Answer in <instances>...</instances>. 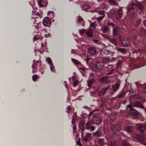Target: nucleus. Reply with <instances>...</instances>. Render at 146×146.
<instances>
[{"label": "nucleus", "mask_w": 146, "mask_h": 146, "mask_svg": "<svg viewBox=\"0 0 146 146\" xmlns=\"http://www.w3.org/2000/svg\"><path fill=\"white\" fill-rule=\"evenodd\" d=\"M101 120L100 117L98 115H94L92 119V121H88L86 125V129L89 131H92L94 130L95 127L92 126V123L96 125H99L101 123Z\"/></svg>", "instance_id": "obj_1"}, {"label": "nucleus", "mask_w": 146, "mask_h": 146, "mask_svg": "<svg viewBox=\"0 0 146 146\" xmlns=\"http://www.w3.org/2000/svg\"><path fill=\"white\" fill-rule=\"evenodd\" d=\"M116 114L113 113L111 115H109L107 118L106 121L108 123V125L111 127V129L114 133L118 132L119 130L118 124L112 126V123L114 121L116 118Z\"/></svg>", "instance_id": "obj_2"}, {"label": "nucleus", "mask_w": 146, "mask_h": 146, "mask_svg": "<svg viewBox=\"0 0 146 146\" xmlns=\"http://www.w3.org/2000/svg\"><path fill=\"white\" fill-rule=\"evenodd\" d=\"M107 25L113 27V34L114 36H116L118 35L119 34V27H118L115 26L113 23L110 22H108Z\"/></svg>", "instance_id": "obj_3"}, {"label": "nucleus", "mask_w": 146, "mask_h": 146, "mask_svg": "<svg viewBox=\"0 0 146 146\" xmlns=\"http://www.w3.org/2000/svg\"><path fill=\"white\" fill-rule=\"evenodd\" d=\"M121 42L122 45L124 47H128L130 45V42L128 39L124 38L121 41L119 36V42Z\"/></svg>", "instance_id": "obj_4"}, {"label": "nucleus", "mask_w": 146, "mask_h": 146, "mask_svg": "<svg viewBox=\"0 0 146 146\" xmlns=\"http://www.w3.org/2000/svg\"><path fill=\"white\" fill-rule=\"evenodd\" d=\"M85 123L83 121H81L80 122L79 124V128L82 131V138L84 134L83 131L85 129Z\"/></svg>", "instance_id": "obj_5"}, {"label": "nucleus", "mask_w": 146, "mask_h": 146, "mask_svg": "<svg viewBox=\"0 0 146 146\" xmlns=\"http://www.w3.org/2000/svg\"><path fill=\"white\" fill-rule=\"evenodd\" d=\"M133 106L137 107L139 108H142L145 110V107L143 106V104L139 101H136L133 103Z\"/></svg>", "instance_id": "obj_6"}, {"label": "nucleus", "mask_w": 146, "mask_h": 146, "mask_svg": "<svg viewBox=\"0 0 146 146\" xmlns=\"http://www.w3.org/2000/svg\"><path fill=\"white\" fill-rule=\"evenodd\" d=\"M93 135L95 137H102L103 134L101 129H98L96 132L93 133Z\"/></svg>", "instance_id": "obj_7"}, {"label": "nucleus", "mask_w": 146, "mask_h": 146, "mask_svg": "<svg viewBox=\"0 0 146 146\" xmlns=\"http://www.w3.org/2000/svg\"><path fill=\"white\" fill-rule=\"evenodd\" d=\"M89 53L91 55H95L96 53V50L95 47H90L88 49Z\"/></svg>", "instance_id": "obj_8"}, {"label": "nucleus", "mask_w": 146, "mask_h": 146, "mask_svg": "<svg viewBox=\"0 0 146 146\" xmlns=\"http://www.w3.org/2000/svg\"><path fill=\"white\" fill-rule=\"evenodd\" d=\"M124 136V135H121V138H119V142L122 143L123 146H131L129 143H128L127 141L123 140L122 138Z\"/></svg>", "instance_id": "obj_9"}, {"label": "nucleus", "mask_w": 146, "mask_h": 146, "mask_svg": "<svg viewBox=\"0 0 146 146\" xmlns=\"http://www.w3.org/2000/svg\"><path fill=\"white\" fill-rule=\"evenodd\" d=\"M42 23L43 25L45 26H47L51 24V22L49 18L47 17H45L44 18Z\"/></svg>", "instance_id": "obj_10"}, {"label": "nucleus", "mask_w": 146, "mask_h": 146, "mask_svg": "<svg viewBox=\"0 0 146 146\" xmlns=\"http://www.w3.org/2000/svg\"><path fill=\"white\" fill-rule=\"evenodd\" d=\"M139 131L141 133H144L145 130L146 129V125H139L138 127Z\"/></svg>", "instance_id": "obj_11"}, {"label": "nucleus", "mask_w": 146, "mask_h": 146, "mask_svg": "<svg viewBox=\"0 0 146 146\" xmlns=\"http://www.w3.org/2000/svg\"><path fill=\"white\" fill-rule=\"evenodd\" d=\"M104 66V64L102 62H97L95 64V66L96 68L98 69H101Z\"/></svg>", "instance_id": "obj_12"}, {"label": "nucleus", "mask_w": 146, "mask_h": 146, "mask_svg": "<svg viewBox=\"0 0 146 146\" xmlns=\"http://www.w3.org/2000/svg\"><path fill=\"white\" fill-rule=\"evenodd\" d=\"M139 113V112L133 109L131 110L130 112V114L132 116L136 117Z\"/></svg>", "instance_id": "obj_13"}, {"label": "nucleus", "mask_w": 146, "mask_h": 146, "mask_svg": "<svg viewBox=\"0 0 146 146\" xmlns=\"http://www.w3.org/2000/svg\"><path fill=\"white\" fill-rule=\"evenodd\" d=\"M90 6L86 4H84L82 5V10H84L85 11H87L88 9H90Z\"/></svg>", "instance_id": "obj_14"}, {"label": "nucleus", "mask_w": 146, "mask_h": 146, "mask_svg": "<svg viewBox=\"0 0 146 146\" xmlns=\"http://www.w3.org/2000/svg\"><path fill=\"white\" fill-rule=\"evenodd\" d=\"M110 87L107 86L105 88L102 89L100 92V94L101 95H103L105 94L106 92L109 88Z\"/></svg>", "instance_id": "obj_15"}, {"label": "nucleus", "mask_w": 146, "mask_h": 146, "mask_svg": "<svg viewBox=\"0 0 146 146\" xmlns=\"http://www.w3.org/2000/svg\"><path fill=\"white\" fill-rule=\"evenodd\" d=\"M126 129L128 133H131L133 131L134 128L132 126L128 125L126 127Z\"/></svg>", "instance_id": "obj_16"}, {"label": "nucleus", "mask_w": 146, "mask_h": 146, "mask_svg": "<svg viewBox=\"0 0 146 146\" xmlns=\"http://www.w3.org/2000/svg\"><path fill=\"white\" fill-rule=\"evenodd\" d=\"M95 81L94 79V78L91 79V80L87 81L88 86L89 87H90L92 84Z\"/></svg>", "instance_id": "obj_17"}, {"label": "nucleus", "mask_w": 146, "mask_h": 146, "mask_svg": "<svg viewBox=\"0 0 146 146\" xmlns=\"http://www.w3.org/2000/svg\"><path fill=\"white\" fill-rule=\"evenodd\" d=\"M102 82L104 83L108 84L110 82L108 77H104L102 79Z\"/></svg>", "instance_id": "obj_18"}, {"label": "nucleus", "mask_w": 146, "mask_h": 146, "mask_svg": "<svg viewBox=\"0 0 146 146\" xmlns=\"http://www.w3.org/2000/svg\"><path fill=\"white\" fill-rule=\"evenodd\" d=\"M87 36L89 37H92L93 36V33L92 31H88L86 33Z\"/></svg>", "instance_id": "obj_19"}, {"label": "nucleus", "mask_w": 146, "mask_h": 146, "mask_svg": "<svg viewBox=\"0 0 146 146\" xmlns=\"http://www.w3.org/2000/svg\"><path fill=\"white\" fill-rule=\"evenodd\" d=\"M98 143L99 144L102 145H103L105 144L104 139L102 138L99 139L98 140Z\"/></svg>", "instance_id": "obj_20"}, {"label": "nucleus", "mask_w": 146, "mask_h": 146, "mask_svg": "<svg viewBox=\"0 0 146 146\" xmlns=\"http://www.w3.org/2000/svg\"><path fill=\"white\" fill-rule=\"evenodd\" d=\"M109 3L113 5H117L118 3L116 1L114 0H110L109 1Z\"/></svg>", "instance_id": "obj_21"}, {"label": "nucleus", "mask_w": 146, "mask_h": 146, "mask_svg": "<svg viewBox=\"0 0 146 146\" xmlns=\"http://www.w3.org/2000/svg\"><path fill=\"white\" fill-rule=\"evenodd\" d=\"M137 5L139 9L141 10H143L144 8V6L140 3H138Z\"/></svg>", "instance_id": "obj_22"}, {"label": "nucleus", "mask_w": 146, "mask_h": 146, "mask_svg": "<svg viewBox=\"0 0 146 146\" xmlns=\"http://www.w3.org/2000/svg\"><path fill=\"white\" fill-rule=\"evenodd\" d=\"M119 88V84L117 83L115 84L112 86V89L115 92Z\"/></svg>", "instance_id": "obj_23"}, {"label": "nucleus", "mask_w": 146, "mask_h": 146, "mask_svg": "<svg viewBox=\"0 0 146 146\" xmlns=\"http://www.w3.org/2000/svg\"><path fill=\"white\" fill-rule=\"evenodd\" d=\"M72 61L76 65H78L80 64V62L78 60L73 58H71Z\"/></svg>", "instance_id": "obj_24"}, {"label": "nucleus", "mask_w": 146, "mask_h": 146, "mask_svg": "<svg viewBox=\"0 0 146 146\" xmlns=\"http://www.w3.org/2000/svg\"><path fill=\"white\" fill-rule=\"evenodd\" d=\"M135 8L134 7H130V5H128L127 7V12H129L131 10H133Z\"/></svg>", "instance_id": "obj_25"}, {"label": "nucleus", "mask_w": 146, "mask_h": 146, "mask_svg": "<svg viewBox=\"0 0 146 146\" xmlns=\"http://www.w3.org/2000/svg\"><path fill=\"white\" fill-rule=\"evenodd\" d=\"M104 17V16H102L99 17H97L96 19H97L98 22H100L102 20Z\"/></svg>", "instance_id": "obj_26"}, {"label": "nucleus", "mask_w": 146, "mask_h": 146, "mask_svg": "<svg viewBox=\"0 0 146 146\" xmlns=\"http://www.w3.org/2000/svg\"><path fill=\"white\" fill-rule=\"evenodd\" d=\"M119 52L123 54L126 53V50L125 48H119Z\"/></svg>", "instance_id": "obj_27"}, {"label": "nucleus", "mask_w": 146, "mask_h": 146, "mask_svg": "<svg viewBox=\"0 0 146 146\" xmlns=\"http://www.w3.org/2000/svg\"><path fill=\"white\" fill-rule=\"evenodd\" d=\"M115 70L114 69H112L106 73V75H109L113 73L114 71Z\"/></svg>", "instance_id": "obj_28"}, {"label": "nucleus", "mask_w": 146, "mask_h": 146, "mask_svg": "<svg viewBox=\"0 0 146 146\" xmlns=\"http://www.w3.org/2000/svg\"><path fill=\"white\" fill-rule=\"evenodd\" d=\"M38 77V76L37 75H33L32 76L33 80L35 82Z\"/></svg>", "instance_id": "obj_29"}, {"label": "nucleus", "mask_w": 146, "mask_h": 146, "mask_svg": "<svg viewBox=\"0 0 146 146\" xmlns=\"http://www.w3.org/2000/svg\"><path fill=\"white\" fill-rule=\"evenodd\" d=\"M103 63H107L109 62L110 60L108 58H104L103 59Z\"/></svg>", "instance_id": "obj_30"}, {"label": "nucleus", "mask_w": 146, "mask_h": 146, "mask_svg": "<svg viewBox=\"0 0 146 146\" xmlns=\"http://www.w3.org/2000/svg\"><path fill=\"white\" fill-rule=\"evenodd\" d=\"M46 60L47 62H48L49 65H50V64H52V61L51 59L49 57H48L46 59Z\"/></svg>", "instance_id": "obj_31"}, {"label": "nucleus", "mask_w": 146, "mask_h": 146, "mask_svg": "<svg viewBox=\"0 0 146 146\" xmlns=\"http://www.w3.org/2000/svg\"><path fill=\"white\" fill-rule=\"evenodd\" d=\"M42 2V0H37V2L38 4L40 7H43V5L41 4V3Z\"/></svg>", "instance_id": "obj_32"}, {"label": "nucleus", "mask_w": 146, "mask_h": 146, "mask_svg": "<svg viewBox=\"0 0 146 146\" xmlns=\"http://www.w3.org/2000/svg\"><path fill=\"white\" fill-rule=\"evenodd\" d=\"M108 31V28L107 26H106L103 28V32L104 33H107Z\"/></svg>", "instance_id": "obj_33"}, {"label": "nucleus", "mask_w": 146, "mask_h": 146, "mask_svg": "<svg viewBox=\"0 0 146 146\" xmlns=\"http://www.w3.org/2000/svg\"><path fill=\"white\" fill-rule=\"evenodd\" d=\"M73 82H74V87H76L78 84V80H76L75 81H73Z\"/></svg>", "instance_id": "obj_34"}, {"label": "nucleus", "mask_w": 146, "mask_h": 146, "mask_svg": "<svg viewBox=\"0 0 146 146\" xmlns=\"http://www.w3.org/2000/svg\"><path fill=\"white\" fill-rule=\"evenodd\" d=\"M86 30L84 29H82L80 30H79V33L80 35H82L85 32Z\"/></svg>", "instance_id": "obj_35"}, {"label": "nucleus", "mask_w": 146, "mask_h": 146, "mask_svg": "<svg viewBox=\"0 0 146 146\" xmlns=\"http://www.w3.org/2000/svg\"><path fill=\"white\" fill-rule=\"evenodd\" d=\"M98 13L100 15H102V16H105V14H104V12L102 11L101 10L99 11L98 12Z\"/></svg>", "instance_id": "obj_36"}, {"label": "nucleus", "mask_w": 146, "mask_h": 146, "mask_svg": "<svg viewBox=\"0 0 146 146\" xmlns=\"http://www.w3.org/2000/svg\"><path fill=\"white\" fill-rule=\"evenodd\" d=\"M101 100V103L100 104V107L102 108L104 106V101L103 100V99L102 98L100 99Z\"/></svg>", "instance_id": "obj_37"}, {"label": "nucleus", "mask_w": 146, "mask_h": 146, "mask_svg": "<svg viewBox=\"0 0 146 146\" xmlns=\"http://www.w3.org/2000/svg\"><path fill=\"white\" fill-rule=\"evenodd\" d=\"M50 65V69L51 71L52 72H54V65H53V64H50V65Z\"/></svg>", "instance_id": "obj_38"}, {"label": "nucleus", "mask_w": 146, "mask_h": 146, "mask_svg": "<svg viewBox=\"0 0 146 146\" xmlns=\"http://www.w3.org/2000/svg\"><path fill=\"white\" fill-rule=\"evenodd\" d=\"M90 59H91L88 57H87L85 59L86 64L88 65H89V62Z\"/></svg>", "instance_id": "obj_39"}, {"label": "nucleus", "mask_w": 146, "mask_h": 146, "mask_svg": "<svg viewBox=\"0 0 146 146\" xmlns=\"http://www.w3.org/2000/svg\"><path fill=\"white\" fill-rule=\"evenodd\" d=\"M39 38V36L38 35H37L35 36L33 38V40L35 41L37 40Z\"/></svg>", "instance_id": "obj_40"}, {"label": "nucleus", "mask_w": 146, "mask_h": 146, "mask_svg": "<svg viewBox=\"0 0 146 146\" xmlns=\"http://www.w3.org/2000/svg\"><path fill=\"white\" fill-rule=\"evenodd\" d=\"M67 109L68 110L67 111V113H69L72 110L71 109L70 106H68Z\"/></svg>", "instance_id": "obj_41"}, {"label": "nucleus", "mask_w": 146, "mask_h": 146, "mask_svg": "<svg viewBox=\"0 0 146 146\" xmlns=\"http://www.w3.org/2000/svg\"><path fill=\"white\" fill-rule=\"evenodd\" d=\"M77 143H78V145H79V146H82V144L80 142V138H79L78 139Z\"/></svg>", "instance_id": "obj_42"}, {"label": "nucleus", "mask_w": 146, "mask_h": 146, "mask_svg": "<svg viewBox=\"0 0 146 146\" xmlns=\"http://www.w3.org/2000/svg\"><path fill=\"white\" fill-rule=\"evenodd\" d=\"M82 138L85 141H88V138L86 136L84 137V136H83V137L82 138Z\"/></svg>", "instance_id": "obj_43"}, {"label": "nucleus", "mask_w": 146, "mask_h": 146, "mask_svg": "<svg viewBox=\"0 0 146 146\" xmlns=\"http://www.w3.org/2000/svg\"><path fill=\"white\" fill-rule=\"evenodd\" d=\"M90 78H92L94 77V74L93 73H91L90 74Z\"/></svg>", "instance_id": "obj_44"}, {"label": "nucleus", "mask_w": 146, "mask_h": 146, "mask_svg": "<svg viewBox=\"0 0 146 146\" xmlns=\"http://www.w3.org/2000/svg\"><path fill=\"white\" fill-rule=\"evenodd\" d=\"M83 21V19L80 16L78 17V21L81 22Z\"/></svg>", "instance_id": "obj_45"}, {"label": "nucleus", "mask_w": 146, "mask_h": 146, "mask_svg": "<svg viewBox=\"0 0 146 146\" xmlns=\"http://www.w3.org/2000/svg\"><path fill=\"white\" fill-rule=\"evenodd\" d=\"M140 32H142V33H144L145 32V30L143 28H141L140 30Z\"/></svg>", "instance_id": "obj_46"}, {"label": "nucleus", "mask_w": 146, "mask_h": 146, "mask_svg": "<svg viewBox=\"0 0 146 146\" xmlns=\"http://www.w3.org/2000/svg\"><path fill=\"white\" fill-rule=\"evenodd\" d=\"M39 62V61L38 60L35 61V60H33V63L34 65L35 66L36 65V63H38Z\"/></svg>", "instance_id": "obj_47"}, {"label": "nucleus", "mask_w": 146, "mask_h": 146, "mask_svg": "<svg viewBox=\"0 0 146 146\" xmlns=\"http://www.w3.org/2000/svg\"><path fill=\"white\" fill-rule=\"evenodd\" d=\"M91 133H87L86 134V136L88 138L91 137Z\"/></svg>", "instance_id": "obj_48"}, {"label": "nucleus", "mask_w": 146, "mask_h": 146, "mask_svg": "<svg viewBox=\"0 0 146 146\" xmlns=\"http://www.w3.org/2000/svg\"><path fill=\"white\" fill-rule=\"evenodd\" d=\"M125 94V93L124 92L121 93L120 95L119 94V98L123 97Z\"/></svg>", "instance_id": "obj_49"}, {"label": "nucleus", "mask_w": 146, "mask_h": 146, "mask_svg": "<svg viewBox=\"0 0 146 146\" xmlns=\"http://www.w3.org/2000/svg\"><path fill=\"white\" fill-rule=\"evenodd\" d=\"M91 26L93 28L95 29V23H92L91 24Z\"/></svg>", "instance_id": "obj_50"}, {"label": "nucleus", "mask_w": 146, "mask_h": 146, "mask_svg": "<svg viewBox=\"0 0 146 146\" xmlns=\"http://www.w3.org/2000/svg\"><path fill=\"white\" fill-rule=\"evenodd\" d=\"M76 120L74 118H73L72 119V122L73 124H74V123L75 122Z\"/></svg>", "instance_id": "obj_51"}, {"label": "nucleus", "mask_w": 146, "mask_h": 146, "mask_svg": "<svg viewBox=\"0 0 146 146\" xmlns=\"http://www.w3.org/2000/svg\"><path fill=\"white\" fill-rule=\"evenodd\" d=\"M92 41L94 43H98V40L97 39H93Z\"/></svg>", "instance_id": "obj_52"}, {"label": "nucleus", "mask_w": 146, "mask_h": 146, "mask_svg": "<svg viewBox=\"0 0 146 146\" xmlns=\"http://www.w3.org/2000/svg\"><path fill=\"white\" fill-rule=\"evenodd\" d=\"M127 108H130V111L133 108H132V107L131 106V105L130 104H129L127 105Z\"/></svg>", "instance_id": "obj_53"}, {"label": "nucleus", "mask_w": 146, "mask_h": 146, "mask_svg": "<svg viewBox=\"0 0 146 146\" xmlns=\"http://www.w3.org/2000/svg\"><path fill=\"white\" fill-rule=\"evenodd\" d=\"M134 5L135 4L133 2H132L130 4L128 5H130V7H133Z\"/></svg>", "instance_id": "obj_54"}, {"label": "nucleus", "mask_w": 146, "mask_h": 146, "mask_svg": "<svg viewBox=\"0 0 146 146\" xmlns=\"http://www.w3.org/2000/svg\"><path fill=\"white\" fill-rule=\"evenodd\" d=\"M90 95L92 96H95L94 93V92H90Z\"/></svg>", "instance_id": "obj_55"}, {"label": "nucleus", "mask_w": 146, "mask_h": 146, "mask_svg": "<svg viewBox=\"0 0 146 146\" xmlns=\"http://www.w3.org/2000/svg\"><path fill=\"white\" fill-rule=\"evenodd\" d=\"M76 77L75 76H72V80H73V81H75V80H76Z\"/></svg>", "instance_id": "obj_56"}, {"label": "nucleus", "mask_w": 146, "mask_h": 146, "mask_svg": "<svg viewBox=\"0 0 146 146\" xmlns=\"http://www.w3.org/2000/svg\"><path fill=\"white\" fill-rule=\"evenodd\" d=\"M76 126H74L73 127V131H74V133H76V131H75V130H76Z\"/></svg>", "instance_id": "obj_57"}, {"label": "nucleus", "mask_w": 146, "mask_h": 146, "mask_svg": "<svg viewBox=\"0 0 146 146\" xmlns=\"http://www.w3.org/2000/svg\"><path fill=\"white\" fill-rule=\"evenodd\" d=\"M94 112V111H92V112H90L89 113V117H90L91 116H92Z\"/></svg>", "instance_id": "obj_58"}, {"label": "nucleus", "mask_w": 146, "mask_h": 146, "mask_svg": "<svg viewBox=\"0 0 146 146\" xmlns=\"http://www.w3.org/2000/svg\"><path fill=\"white\" fill-rule=\"evenodd\" d=\"M50 36L49 34H46L44 35V36L46 38H47L49 37Z\"/></svg>", "instance_id": "obj_59"}, {"label": "nucleus", "mask_w": 146, "mask_h": 146, "mask_svg": "<svg viewBox=\"0 0 146 146\" xmlns=\"http://www.w3.org/2000/svg\"><path fill=\"white\" fill-rule=\"evenodd\" d=\"M119 15V10L117 11V16H116V19H117V20H118L119 19V18H118V15Z\"/></svg>", "instance_id": "obj_60"}, {"label": "nucleus", "mask_w": 146, "mask_h": 146, "mask_svg": "<svg viewBox=\"0 0 146 146\" xmlns=\"http://www.w3.org/2000/svg\"><path fill=\"white\" fill-rule=\"evenodd\" d=\"M75 51L74 50V49H72L71 51V53H73V54L75 53Z\"/></svg>", "instance_id": "obj_61"}, {"label": "nucleus", "mask_w": 146, "mask_h": 146, "mask_svg": "<svg viewBox=\"0 0 146 146\" xmlns=\"http://www.w3.org/2000/svg\"><path fill=\"white\" fill-rule=\"evenodd\" d=\"M52 12L50 11H49L48 12V14H52Z\"/></svg>", "instance_id": "obj_62"}, {"label": "nucleus", "mask_w": 146, "mask_h": 146, "mask_svg": "<svg viewBox=\"0 0 146 146\" xmlns=\"http://www.w3.org/2000/svg\"><path fill=\"white\" fill-rule=\"evenodd\" d=\"M143 90H144V91L145 92H146V87H145L144 88V89H143Z\"/></svg>", "instance_id": "obj_63"}, {"label": "nucleus", "mask_w": 146, "mask_h": 146, "mask_svg": "<svg viewBox=\"0 0 146 146\" xmlns=\"http://www.w3.org/2000/svg\"><path fill=\"white\" fill-rule=\"evenodd\" d=\"M32 67L33 68V73L34 72H33V71H34L33 69L35 68V66H34L33 65L32 66Z\"/></svg>", "instance_id": "obj_64"}]
</instances>
